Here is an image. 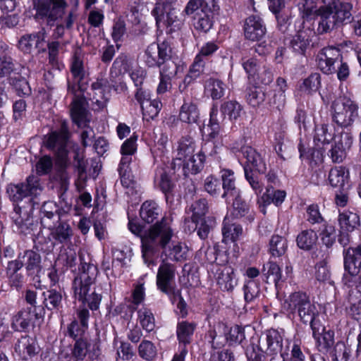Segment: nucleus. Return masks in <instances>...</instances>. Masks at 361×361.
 <instances>
[{
	"label": "nucleus",
	"mask_w": 361,
	"mask_h": 361,
	"mask_svg": "<svg viewBox=\"0 0 361 361\" xmlns=\"http://www.w3.org/2000/svg\"><path fill=\"white\" fill-rule=\"evenodd\" d=\"M232 197L235 198L233 202V216L236 218L247 216L249 221H252L254 219L253 214L250 212L248 204L241 199L240 195L238 194L235 196H232Z\"/></svg>",
	"instance_id": "51"
},
{
	"label": "nucleus",
	"mask_w": 361,
	"mask_h": 361,
	"mask_svg": "<svg viewBox=\"0 0 361 361\" xmlns=\"http://www.w3.org/2000/svg\"><path fill=\"white\" fill-rule=\"evenodd\" d=\"M311 329L319 350L328 353L334 343V332L326 330L321 323L315 326V329Z\"/></svg>",
	"instance_id": "23"
},
{
	"label": "nucleus",
	"mask_w": 361,
	"mask_h": 361,
	"mask_svg": "<svg viewBox=\"0 0 361 361\" xmlns=\"http://www.w3.org/2000/svg\"><path fill=\"white\" fill-rule=\"evenodd\" d=\"M69 138L68 127L63 123L59 131H53L48 134L44 139L45 147L56 155L57 163L66 166L68 163L67 143Z\"/></svg>",
	"instance_id": "9"
},
{
	"label": "nucleus",
	"mask_w": 361,
	"mask_h": 361,
	"mask_svg": "<svg viewBox=\"0 0 361 361\" xmlns=\"http://www.w3.org/2000/svg\"><path fill=\"white\" fill-rule=\"evenodd\" d=\"M23 267V264L21 259L19 258V254L17 259L8 262L6 267V274L12 286L18 287L22 283L23 276L18 271Z\"/></svg>",
	"instance_id": "29"
},
{
	"label": "nucleus",
	"mask_w": 361,
	"mask_h": 361,
	"mask_svg": "<svg viewBox=\"0 0 361 361\" xmlns=\"http://www.w3.org/2000/svg\"><path fill=\"white\" fill-rule=\"evenodd\" d=\"M353 142V137L349 132H342L336 135L329 156L334 163H341L345 159L347 152L350 149Z\"/></svg>",
	"instance_id": "18"
},
{
	"label": "nucleus",
	"mask_w": 361,
	"mask_h": 361,
	"mask_svg": "<svg viewBox=\"0 0 361 361\" xmlns=\"http://www.w3.org/2000/svg\"><path fill=\"white\" fill-rule=\"evenodd\" d=\"M137 319L144 330L152 331L155 328V318L152 311L147 307H142L137 311Z\"/></svg>",
	"instance_id": "49"
},
{
	"label": "nucleus",
	"mask_w": 361,
	"mask_h": 361,
	"mask_svg": "<svg viewBox=\"0 0 361 361\" xmlns=\"http://www.w3.org/2000/svg\"><path fill=\"white\" fill-rule=\"evenodd\" d=\"M155 181L157 183L160 190L167 197V194L171 192L173 184L170 177L164 169L159 168L157 169L155 174Z\"/></svg>",
	"instance_id": "54"
},
{
	"label": "nucleus",
	"mask_w": 361,
	"mask_h": 361,
	"mask_svg": "<svg viewBox=\"0 0 361 361\" xmlns=\"http://www.w3.org/2000/svg\"><path fill=\"white\" fill-rule=\"evenodd\" d=\"M47 33L44 28L37 32L25 34L23 35L19 42V49L26 54L31 53L34 49H37L39 52L45 51V39Z\"/></svg>",
	"instance_id": "19"
},
{
	"label": "nucleus",
	"mask_w": 361,
	"mask_h": 361,
	"mask_svg": "<svg viewBox=\"0 0 361 361\" xmlns=\"http://www.w3.org/2000/svg\"><path fill=\"white\" fill-rule=\"evenodd\" d=\"M266 27L262 20L255 16L248 17L244 25L245 37L251 41L262 39L266 33Z\"/></svg>",
	"instance_id": "22"
},
{
	"label": "nucleus",
	"mask_w": 361,
	"mask_h": 361,
	"mask_svg": "<svg viewBox=\"0 0 361 361\" xmlns=\"http://www.w3.org/2000/svg\"><path fill=\"white\" fill-rule=\"evenodd\" d=\"M175 8L172 4H164L157 2L152 11V15L154 17L157 27H171L170 31L175 30L178 27V18Z\"/></svg>",
	"instance_id": "13"
},
{
	"label": "nucleus",
	"mask_w": 361,
	"mask_h": 361,
	"mask_svg": "<svg viewBox=\"0 0 361 361\" xmlns=\"http://www.w3.org/2000/svg\"><path fill=\"white\" fill-rule=\"evenodd\" d=\"M261 348L270 355H277L283 351V336L281 333L274 329L267 330L260 338Z\"/></svg>",
	"instance_id": "20"
},
{
	"label": "nucleus",
	"mask_w": 361,
	"mask_h": 361,
	"mask_svg": "<svg viewBox=\"0 0 361 361\" xmlns=\"http://www.w3.org/2000/svg\"><path fill=\"white\" fill-rule=\"evenodd\" d=\"M318 237L317 233L312 229L304 230L297 237L298 246L304 250H311L317 243Z\"/></svg>",
	"instance_id": "43"
},
{
	"label": "nucleus",
	"mask_w": 361,
	"mask_h": 361,
	"mask_svg": "<svg viewBox=\"0 0 361 361\" xmlns=\"http://www.w3.org/2000/svg\"><path fill=\"white\" fill-rule=\"evenodd\" d=\"M176 276V267L163 260L157 274V286L162 293L169 297L175 298L180 295V290L173 286Z\"/></svg>",
	"instance_id": "11"
},
{
	"label": "nucleus",
	"mask_w": 361,
	"mask_h": 361,
	"mask_svg": "<svg viewBox=\"0 0 361 361\" xmlns=\"http://www.w3.org/2000/svg\"><path fill=\"white\" fill-rule=\"evenodd\" d=\"M333 120L339 126L348 127L358 117V104L346 97L336 99L332 104Z\"/></svg>",
	"instance_id": "7"
},
{
	"label": "nucleus",
	"mask_w": 361,
	"mask_h": 361,
	"mask_svg": "<svg viewBox=\"0 0 361 361\" xmlns=\"http://www.w3.org/2000/svg\"><path fill=\"white\" fill-rule=\"evenodd\" d=\"M338 221L341 229L338 240L345 247L350 243L348 233L353 231L360 225V216L355 212L345 210L339 213Z\"/></svg>",
	"instance_id": "15"
},
{
	"label": "nucleus",
	"mask_w": 361,
	"mask_h": 361,
	"mask_svg": "<svg viewBox=\"0 0 361 361\" xmlns=\"http://www.w3.org/2000/svg\"><path fill=\"white\" fill-rule=\"evenodd\" d=\"M222 186L224 192L222 197L227 198L228 196H235L239 194V192L235 188L234 173L231 170L224 169L221 171Z\"/></svg>",
	"instance_id": "38"
},
{
	"label": "nucleus",
	"mask_w": 361,
	"mask_h": 361,
	"mask_svg": "<svg viewBox=\"0 0 361 361\" xmlns=\"http://www.w3.org/2000/svg\"><path fill=\"white\" fill-rule=\"evenodd\" d=\"M173 235L171 226L164 218L144 231L143 234L141 235V247L145 264L148 266L154 264L151 258L152 256L160 249L164 250L171 240Z\"/></svg>",
	"instance_id": "1"
},
{
	"label": "nucleus",
	"mask_w": 361,
	"mask_h": 361,
	"mask_svg": "<svg viewBox=\"0 0 361 361\" xmlns=\"http://www.w3.org/2000/svg\"><path fill=\"white\" fill-rule=\"evenodd\" d=\"M47 228L50 231L49 238L61 244L69 242L73 235L71 226L66 221H60Z\"/></svg>",
	"instance_id": "26"
},
{
	"label": "nucleus",
	"mask_w": 361,
	"mask_h": 361,
	"mask_svg": "<svg viewBox=\"0 0 361 361\" xmlns=\"http://www.w3.org/2000/svg\"><path fill=\"white\" fill-rule=\"evenodd\" d=\"M310 30H302L298 32L291 41L294 51L304 54L310 42Z\"/></svg>",
	"instance_id": "41"
},
{
	"label": "nucleus",
	"mask_w": 361,
	"mask_h": 361,
	"mask_svg": "<svg viewBox=\"0 0 361 361\" xmlns=\"http://www.w3.org/2000/svg\"><path fill=\"white\" fill-rule=\"evenodd\" d=\"M160 214L161 208L154 201L152 200L143 202L140 211V217L147 224L153 223L158 219Z\"/></svg>",
	"instance_id": "34"
},
{
	"label": "nucleus",
	"mask_w": 361,
	"mask_h": 361,
	"mask_svg": "<svg viewBox=\"0 0 361 361\" xmlns=\"http://www.w3.org/2000/svg\"><path fill=\"white\" fill-rule=\"evenodd\" d=\"M331 127L326 124L318 125L315 127L314 136V142L317 141L322 144L329 143L331 139Z\"/></svg>",
	"instance_id": "60"
},
{
	"label": "nucleus",
	"mask_w": 361,
	"mask_h": 361,
	"mask_svg": "<svg viewBox=\"0 0 361 361\" xmlns=\"http://www.w3.org/2000/svg\"><path fill=\"white\" fill-rule=\"evenodd\" d=\"M188 246L182 242L176 240H171L163 250V254L166 258L177 262L185 261L188 259Z\"/></svg>",
	"instance_id": "25"
},
{
	"label": "nucleus",
	"mask_w": 361,
	"mask_h": 361,
	"mask_svg": "<svg viewBox=\"0 0 361 361\" xmlns=\"http://www.w3.org/2000/svg\"><path fill=\"white\" fill-rule=\"evenodd\" d=\"M217 9L214 0H189L183 13L192 16L194 27L200 32H208L213 25L212 13Z\"/></svg>",
	"instance_id": "4"
},
{
	"label": "nucleus",
	"mask_w": 361,
	"mask_h": 361,
	"mask_svg": "<svg viewBox=\"0 0 361 361\" xmlns=\"http://www.w3.org/2000/svg\"><path fill=\"white\" fill-rule=\"evenodd\" d=\"M241 152L246 159L245 165L247 171L254 169L259 173H263L267 170V165L262 156L252 147L243 146L241 147Z\"/></svg>",
	"instance_id": "24"
},
{
	"label": "nucleus",
	"mask_w": 361,
	"mask_h": 361,
	"mask_svg": "<svg viewBox=\"0 0 361 361\" xmlns=\"http://www.w3.org/2000/svg\"><path fill=\"white\" fill-rule=\"evenodd\" d=\"M221 111L224 116H227L228 119L233 122L238 120L245 114L243 106L236 101H227L221 105Z\"/></svg>",
	"instance_id": "36"
},
{
	"label": "nucleus",
	"mask_w": 361,
	"mask_h": 361,
	"mask_svg": "<svg viewBox=\"0 0 361 361\" xmlns=\"http://www.w3.org/2000/svg\"><path fill=\"white\" fill-rule=\"evenodd\" d=\"M87 101L83 97H76L72 100L71 107V115L73 121L79 127L83 128L81 133V142L84 147L90 146L94 138L93 129L87 126L90 121L88 117Z\"/></svg>",
	"instance_id": "6"
},
{
	"label": "nucleus",
	"mask_w": 361,
	"mask_h": 361,
	"mask_svg": "<svg viewBox=\"0 0 361 361\" xmlns=\"http://www.w3.org/2000/svg\"><path fill=\"white\" fill-rule=\"evenodd\" d=\"M205 92L212 98V99H219L225 92V85L224 82L215 78H209L205 82Z\"/></svg>",
	"instance_id": "44"
},
{
	"label": "nucleus",
	"mask_w": 361,
	"mask_h": 361,
	"mask_svg": "<svg viewBox=\"0 0 361 361\" xmlns=\"http://www.w3.org/2000/svg\"><path fill=\"white\" fill-rule=\"evenodd\" d=\"M344 269L343 281L348 287H361V243L343 251Z\"/></svg>",
	"instance_id": "5"
},
{
	"label": "nucleus",
	"mask_w": 361,
	"mask_h": 361,
	"mask_svg": "<svg viewBox=\"0 0 361 361\" xmlns=\"http://www.w3.org/2000/svg\"><path fill=\"white\" fill-rule=\"evenodd\" d=\"M288 247L287 240L283 236L274 235L269 241V251L271 256L279 257L286 252Z\"/></svg>",
	"instance_id": "47"
},
{
	"label": "nucleus",
	"mask_w": 361,
	"mask_h": 361,
	"mask_svg": "<svg viewBox=\"0 0 361 361\" xmlns=\"http://www.w3.org/2000/svg\"><path fill=\"white\" fill-rule=\"evenodd\" d=\"M190 210L192 212L191 219L195 224V229L197 228L199 221L204 219L206 214L208 212L209 207L206 199H199L195 201L190 206Z\"/></svg>",
	"instance_id": "40"
},
{
	"label": "nucleus",
	"mask_w": 361,
	"mask_h": 361,
	"mask_svg": "<svg viewBox=\"0 0 361 361\" xmlns=\"http://www.w3.org/2000/svg\"><path fill=\"white\" fill-rule=\"evenodd\" d=\"M66 6L64 0H42L37 6V14L46 18L47 24L53 25L63 16Z\"/></svg>",
	"instance_id": "16"
},
{
	"label": "nucleus",
	"mask_w": 361,
	"mask_h": 361,
	"mask_svg": "<svg viewBox=\"0 0 361 361\" xmlns=\"http://www.w3.org/2000/svg\"><path fill=\"white\" fill-rule=\"evenodd\" d=\"M333 361H348L350 350L343 342L339 341L329 351Z\"/></svg>",
	"instance_id": "58"
},
{
	"label": "nucleus",
	"mask_w": 361,
	"mask_h": 361,
	"mask_svg": "<svg viewBox=\"0 0 361 361\" xmlns=\"http://www.w3.org/2000/svg\"><path fill=\"white\" fill-rule=\"evenodd\" d=\"M342 55L340 49L334 47H324L319 51L317 56L319 68L324 74H333L336 72V65L341 62Z\"/></svg>",
	"instance_id": "12"
},
{
	"label": "nucleus",
	"mask_w": 361,
	"mask_h": 361,
	"mask_svg": "<svg viewBox=\"0 0 361 361\" xmlns=\"http://www.w3.org/2000/svg\"><path fill=\"white\" fill-rule=\"evenodd\" d=\"M28 275L37 274L41 269V256L37 252L27 250L19 253Z\"/></svg>",
	"instance_id": "27"
},
{
	"label": "nucleus",
	"mask_w": 361,
	"mask_h": 361,
	"mask_svg": "<svg viewBox=\"0 0 361 361\" xmlns=\"http://www.w3.org/2000/svg\"><path fill=\"white\" fill-rule=\"evenodd\" d=\"M137 350L140 357L147 361L153 360L157 355V348L150 341L143 340Z\"/></svg>",
	"instance_id": "55"
},
{
	"label": "nucleus",
	"mask_w": 361,
	"mask_h": 361,
	"mask_svg": "<svg viewBox=\"0 0 361 361\" xmlns=\"http://www.w3.org/2000/svg\"><path fill=\"white\" fill-rule=\"evenodd\" d=\"M321 240L326 247H331L336 242V230L334 225L325 224L320 233Z\"/></svg>",
	"instance_id": "59"
},
{
	"label": "nucleus",
	"mask_w": 361,
	"mask_h": 361,
	"mask_svg": "<svg viewBox=\"0 0 361 361\" xmlns=\"http://www.w3.org/2000/svg\"><path fill=\"white\" fill-rule=\"evenodd\" d=\"M195 142L192 137L186 136L181 137L177 144L176 159L185 161L195 152Z\"/></svg>",
	"instance_id": "33"
},
{
	"label": "nucleus",
	"mask_w": 361,
	"mask_h": 361,
	"mask_svg": "<svg viewBox=\"0 0 361 361\" xmlns=\"http://www.w3.org/2000/svg\"><path fill=\"white\" fill-rule=\"evenodd\" d=\"M319 20L317 32L323 35L331 32L338 24L333 15V10L319 9Z\"/></svg>",
	"instance_id": "30"
},
{
	"label": "nucleus",
	"mask_w": 361,
	"mask_h": 361,
	"mask_svg": "<svg viewBox=\"0 0 361 361\" xmlns=\"http://www.w3.org/2000/svg\"><path fill=\"white\" fill-rule=\"evenodd\" d=\"M71 72L73 76V83L68 84V91L73 94V100L76 97H83L86 100L84 91L87 89L90 80L89 73L82 61L77 55H75L73 59Z\"/></svg>",
	"instance_id": "10"
},
{
	"label": "nucleus",
	"mask_w": 361,
	"mask_h": 361,
	"mask_svg": "<svg viewBox=\"0 0 361 361\" xmlns=\"http://www.w3.org/2000/svg\"><path fill=\"white\" fill-rule=\"evenodd\" d=\"M244 299L246 302H253L259 294V288L252 280L246 281L243 286Z\"/></svg>",
	"instance_id": "61"
},
{
	"label": "nucleus",
	"mask_w": 361,
	"mask_h": 361,
	"mask_svg": "<svg viewBox=\"0 0 361 361\" xmlns=\"http://www.w3.org/2000/svg\"><path fill=\"white\" fill-rule=\"evenodd\" d=\"M283 308L289 315L297 316L304 324L314 328L320 322L318 320L319 311L310 297L302 292L291 293L283 304Z\"/></svg>",
	"instance_id": "3"
},
{
	"label": "nucleus",
	"mask_w": 361,
	"mask_h": 361,
	"mask_svg": "<svg viewBox=\"0 0 361 361\" xmlns=\"http://www.w3.org/2000/svg\"><path fill=\"white\" fill-rule=\"evenodd\" d=\"M108 89L107 81L104 79H97L92 84V93H88L90 99L92 102L96 110L103 109L109 100V94L106 92Z\"/></svg>",
	"instance_id": "21"
},
{
	"label": "nucleus",
	"mask_w": 361,
	"mask_h": 361,
	"mask_svg": "<svg viewBox=\"0 0 361 361\" xmlns=\"http://www.w3.org/2000/svg\"><path fill=\"white\" fill-rule=\"evenodd\" d=\"M204 188L211 195H219L221 190L219 180L212 175L207 176L204 180Z\"/></svg>",
	"instance_id": "64"
},
{
	"label": "nucleus",
	"mask_w": 361,
	"mask_h": 361,
	"mask_svg": "<svg viewBox=\"0 0 361 361\" xmlns=\"http://www.w3.org/2000/svg\"><path fill=\"white\" fill-rule=\"evenodd\" d=\"M65 212H41V224L45 228H50L54 224H57L61 221V216Z\"/></svg>",
	"instance_id": "62"
},
{
	"label": "nucleus",
	"mask_w": 361,
	"mask_h": 361,
	"mask_svg": "<svg viewBox=\"0 0 361 361\" xmlns=\"http://www.w3.org/2000/svg\"><path fill=\"white\" fill-rule=\"evenodd\" d=\"M204 160V154L199 152L196 154H193L188 158V160L183 161L184 167L192 173H197L202 169Z\"/></svg>",
	"instance_id": "56"
},
{
	"label": "nucleus",
	"mask_w": 361,
	"mask_h": 361,
	"mask_svg": "<svg viewBox=\"0 0 361 361\" xmlns=\"http://www.w3.org/2000/svg\"><path fill=\"white\" fill-rule=\"evenodd\" d=\"M42 295L43 303L48 310H58L61 307L63 297L59 291L51 289L44 292Z\"/></svg>",
	"instance_id": "52"
},
{
	"label": "nucleus",
	"mask_w": 361,
	"mask_h": 361,
	"mask_svg": "<svg viewBox=\"0 0 361 361\" xmlns=\"http://www.w3.org/2000/svg\"><path fill=\"white\" fill-rule=\"evenodd\" d=\"M100 354V345L98 338L90 339L88 337H82L77 339L72 350L74 361H82L88 355L94 359Z\"/></svg>",
	"instance_id": "14"
},
{
	"label": "nucleus",
	"mask_w": 361,
	"mask_h": 361,
	"mask_svg": "<svg viewBox=\"0 0 361 361\" xmlns=\"http://www.w3.org/2000/svg\"><path fill=\"white\" fill-rule=\"evenodd\" d=\"M199 116L200 112L196 104L192 102H184L179 113V118L181 121L187 123H196Z\"/></svg>",
	"instance_id": "37"
},
{
	"label": "nucleus",
	"mask_w": 361,
	"mask_h": 361,
	"mask_svg": "<svg viewBox=\"0 0 361 361\" xmlns=\"http://www.w3.org/2000/svg\"><path fill=\"white\" fill-rule=\"evenodd\" d=\"M32 317L33 316L29 310H23L18 312L13 318L12 328L15 331L26 329L32 320Z\"/></svg>",
	"instance_id": "46"
},
{
	"label": "nucleus",
	"mask_w": 361,
	"mask_h": 361,
	"mask_svg": "<svg viewBox=\"0 0 361 361\" xmlns=\"http://www.w3.org/2000/svg\"><path fill=\"white\" fill-rule=\"evenodd\" d=\"M330 185L334 188H343L349 179V171L343 166L332 168L328 177Z\"/></svg>",
	"instance_id": "31"
},
{
	"label": "nucleus",
	"mask_w": 361,
	"mask_h": 361,
	"mask_svg": "<svg viewBox=\"0 0 361 361\" xmlns=\"http://www.w3.org/2000/svg\"><path fill=\"white\" fill-rule=\"evenodd\" d=\"M145 61L149 67L159 66L157 56V46L153 43L149 45L145 53Z\"/></svg>",
	"instance_id": "63"
},
{
	"label": "nucleus",
	"mask_w": 361,
	"mask_h": 361,
	"mask_svg": "<svg viewBox=\"0 0 361 361\" xmlns=\"http://www.w3.org/2000/svg\"><path fill=\"white\" fill-rule=\"evenodd\" d=\"M97 274V268L93 264L83 263L80 272L75 276L72 290L74 298L82 303H87L92 310L99 309L102 301V295L93 291L88 294L91 286L94 284Z\"/></svg>",
	"instance_id": "2"
},
{
	"label": "nucleus",
	"mask_w": 361,
	"mask_h": 361,
	"mask_svg": "<svg viewBox=\"0 0 361 361\" xmlns=\"http://www.w3.org/2000/svg\"><path fill=\"white\" fill-rule=\"evenodd\" d=\"M16 350L24 360H27L38 353L39 346L35 338L25 336L18 340Z\"/></svg>",
	"instance_id": "28"
},
{
	"label": "nucleus",
	"mask_w": 361,
	"mask_h": 361,
	"mask_svg": "<svg viewBox=\"0 0 361 361\" xmlns=\"http://www.w3.org/2000/svg\"><path fill=\"white\" fill-rule=\"evenodd\" d=\"M42 190L40 178L35 175L29 176L23 183L9 184L6 188L9 199L13 202L22 201L27 197H37Z\"/></svg>",
	"instance_id": "8"
},
{
	"label": "nucleus",
	"mask_w": 361,
	"mask_h": 361,
	"mask_svg": "<svg viewBox=\"0 0 361 361\" xmlns=\"http://www.w3.org/2000/svg\"><path fill=\"white\" fill-rule=\"evenodd\" d=\"M11 219L18 232L24 235L31 234L36 229L37 224L30 210L15 206L11 213Z\"/></svg>",
	"instance_id": "17"
},
{
	"label": "nucleus",
	"mask_w": 361,
	"mask_h": 361,
	"mask_svg": "<svg viewBox=\"0 0 361 361\" xmlns=\"http://www.w3.org/2000/svg\"><path fill=\"white\" fill-rule=\"evenodd\" d=\"M246 99L253 106H259L265 100V93L258 87L252 86L247 89Z\"/></svg>",
	"instance_id": "57"
},
{
	"label": "nucleus",
	"mask_w": 361,
	"mask_h": 361,
	"mask_svg": "<svg viewBox=\"0 0 361 361\" xmlns=\"http://www.w3.org/2000/svg\"><path fill=\"white\" fill-rule=\"evenodd\" d=\"M217 284L222 290L231 291L237 284L233 269L224 267L217 276Z\"/></svg>",
	"instance_id": "35"
},
{
	"label": "nucleus",
	"mask_w": 361,
	"mask_h": 361,
	"mask_svg": "<svg viewBox=\"0 0 361 361\" xmlns=\"http://www.w3.org/2000/svg\"><path fill=\"white\" fill-rule=\"evenodd\" d=\"M242 233L243 228L240 225L231 223L229 219L225 217L222 227L224 243H234L238 240Z\"/></svg>",
	"instance_id": "32"
},
{
	"label": "nucleus",
	"mask_w": 361,
	"mask_h": 361,
	"mask_svg": "<svg viewBox=\"0 0 361 361\" xmlns=\"http://www.w3.org/2000/svg\"><path fill=\"white\" fill-rule=\"evenodd\" d=\"M195 328L196 324L193 322L187 321L178 322L176 328V334L179 342L183 344L190 343Z\"/></svg>",
	"instance_id": "39"
},
{
	"label": "nucleus",
	"mask_w": 361,
	"mask_h": 361,
	"mask_svg": "<svg viewBox=\"0 0 361 361\" xmlns=\"http://www.w3.org/2000/svg\"><path fill=\"white\" fill-rule=\"evenodd\" d=\"M321 84L320 74L314 73L305 78L299 87V90L307 94L317 92Z\"/></svg>",
	"instance_id": "48"
},
{
	"label": "nucleus",
	"mask_w": 361,
	"mask_h": 361,
	"mask_svg": "<svg viewBox=\"0 0 361 361\" xmlns=\"http://www.w3.org/2000/svg\"><path fill=\"white\" fill-rule=\"evenodd\" d=\"M262 274L266 279L272 281L277 287L281 281V272L279 266L274 262L269 261L263 265Z\"/></svg>",
	"instance_id": "42"
},
{
	"label": "nucleus",
	"mask_w": 361,
	"mask_h": 361,
	"mask_svg": "<svg viewBox=\"0 0 361 361\" xmlns=\"http://www.w3.org/2000/svg\"><path fill=\"white\" fill-rule=\"evenodd\" d=\"M286 193L284 190H275L272 186H267L266 192L262 196V200L264 204H270L274 203L279 206L284 201Z\"/></svg>",
	"instance_id": "50"
},
{
	"label": "nucleus",
	"mask_w": 361,
	"mask_h": 361,
	"mask_svg": "<svg viewBox=\"0 0 361 361\" xmlns=\"http://www.w3.org/2000/svg\"><path fill=\"white\" fill-rule=\"evenodd\" d=\"M161 106L162 104L159 99L146 101L144 104L141 106L143 118L147 121L154 119L158 116Z\"/></svg>",
	"instance_id": "53"
},
{
	"label": "nucleus",
	"mask_w": 361,
	"mask_h": 361,
	"mask_svg": "<svg viewBox=\"0 0 361 361\" xmlns=\"http://www.w3.org/2000/svg\"><path fill=\"white\" fill-rule=\"evenodd\" d=\"M352 8L353 6L350 3L338 2L333 6V15L338 24L350 20Z\"/></svg>",
	"instance_id": "45"
}]
</instances>
